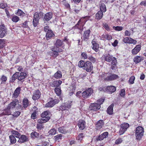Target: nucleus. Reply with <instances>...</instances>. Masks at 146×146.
<instances>
[{
	"mask_svg": "<svg viewBox=\"0 0 146 146\" xmlns=\"http://www.w3.org/2000/svg\"><path fill=\"white\" fill-rule=\"evenodd\" d=\"M103 58L105 61L111 62V68L112 70H115L117 68V62L116 58L112 55H111L110 54H104Z\"/></svg>",
	"mask_w": 146,
	"mask_h": 146,
	"instance_id": "f257e3e1",
	"label": "nucleus"
},
{
	"mask_svg": "<svg viewBox=\"0 0 146 146\" xmlns=\"http://www.w3.org/2000/svg\"><path fill=\"white\" fill-rule=\"evenodd\" d=\"M78 66L82 68L88 72H91L93 70V66L92 63L90 61H85L82 60H80L78 63Z\"/></svg>",
	"mask_w": 146,
	"mask_h": 146,
	"instance_id": "f03ea898",
	"label": "nucleus"
},
{
	"mask_svg": "<svg viewBox=\"0 0 146 146\" xmlns=\"http://www.w3.org/2000/svg\"><path fill=\"white\" fill-rule=\"evenodd\" d=\"M103 77L104 80L106 82L113 81L119 78V76L117 75L108 72L103 75Z\"/></svg>",
	"mask_w": 146,
	"mask_h": 146,
	"instance_id": "7ed1b4c3",
	"label": "nucleus"
},
{
	"mask_svg": "<svg viewBox=\"0 0 146 146\" xmlns=\"http://www.w3.org/2000/svg\"><path fill=\"white\" fill-rule=\"evenodd\" d=\"M144 132V128L141 126L137 127L136 129L135 136L137 141H140L143 136Z\"/></svg>",
	"mask_w": 146,
	"mask_h": 146,
	"instance_id": "20e7f679",
	"label": "nucleus"
},
{
	"mask_svg": "<svg viewBox=\"0 0 146 146\" xmlns=\"http://www.w3.org/2000/svg\"><path fill=\"white\" fill-rule=\"evenodd\" d=\"M51 50L52 52L51 53L52 54V56L54 58H56L58 56V52H61L63 51L61 48H56L55 46H53Z\"/></svg>",
	"mask_w": 146,
	"mask_h": 146,
	"instance_id": "39448f33",
	"label": "nucleus"
},
{
	"mask_svg": "<svg viewBox=\"0 0 146 146\" xmlns=\"http://www.w3.org/2000/svg\"><path fill=\"white\" fill-rule=\"evenodd\" d=\"M93 92V89L91 88H88L82 93V96L84 98H88Z\"/></svg>",
	"mask_w": 146,
	"mask_h": 146,
	"instance_id": "423d86ee",
	"label": "nucleus"
},
{
	"mask_svg": "<svg viewBox=\"0 0 146 146\" xmlns=\"http://www.w3.org/2000/svg\"><path fill=\"white\" fill-rule=\"evenodd\" d=\"M129 125L127 123H125L121 125V127L119 131V134L121 135H123L129 127Z\"/></svg>",
	"mask_w": 146,
	"mask_h": 146,
	"instance_id": "0eeeda50",
	"label": "nucleus"
},
{
	"mask_svg": "<svg viewBox=\"0 0 146 146\" xmlns=\"http://www.w3.org/2000/svg\"><path fill=\"white\" fill-rule=\"evenodd\" d=\"M84 25L80 23H78L77 22V24L72 27V29L74 31H77V30H78V33H81L83 30V27Z\"/></svg>",
	"mask_w": 146,
	"mask_h": 146,
	"instance_id": "6e6552de",
	"label": "nucleus"
},
{
	"mask_svg": "<svg viewBox=\"0 0 146 146\" xmlns=\"http://www.w3.org/2000/svg\"><path fill=\"white\" fill-rule=\"evenodd\" d=\"M59 102L58 100L55 99L52 100L47 103L45 105L46 108H51L53 107L55 104L58 103Z\"/></svg>",
	"mask_w": 146,
	"mask_h": 146,
	"instance_id": "1a4fd4ad",
	"label": "nucleus"
},
{
	"mask_svg": "<svg viewBox=\"0 0 146 146\" xmlns=\"http://www.w3.org/2000/svg\"><path fill=\"white\" fill-rule=\"evenodd\" d=\"M100 108L101 106L100 104H98L97 103H91L89 107L90 110L94 111H97L100 109Z\"/></svg>",
	"mask_w": 146,
	"mask_h": 146,
	"instance_id": "9d476101",
	"label": "nucleus"
},
{
	"mask_svg": "<svg viewBox=\"0 0 146 146\" xmlns=\"http://www.w3.org/2000/svg\"><path fill=\"white\" fill-rule=\"evenodd\" d=\"M18 139V142L20 143H24L29 141L28 136L24 135H21Z\"/></svg>",
	"mask_w": 146,
	"mask_h": 146,
	"instance_id": "9b49d317",
	"label": "nucleus"
},
{
	"mask_svg": "<svg viewBox=\"0 0 146 146\" xmlns=\"http://www.w3.org/2000/svg\"><path fill=\"white\" fill-rule=\"evenodd\" d=\"M123 41L125 43L133 44H136L137 42L136 40L129 37L124 38L123 40Z\"/></svg>",
	"mask_w": 146,
	"mask_h": 146,
	"instance_id": "f8f14e48",
	"label": "nucleus"
},
{
	"mask_svg": "<svg viewBox=\"0 0 146 146\" xmlns=\"http://www.w3.org/2000/svg\"><path fill=\"white\" fill-rule=\"evenodd\" d=\"M19 103V101L17 99H15L9 104H8L7 106L11 110L15 108L16 106Z\"/></svg>",
	"mask_w": 146,
	"mask_h": 146,
	"instance_id": "ddd939ff",
	"label": "nucleus"
},
{
	"mask_svg": "<svg viewBox=\"0 0 146 146\" xmlns=\"http://www.w3.org/2000/svg\"><path fill=\"white\" fill-rule=\"evenodd\" d=\"M7 28L4 24L1 25V38H3L7 34Z\"/></svg>",
	"mask_w": 146,
	"mask_h": 146,
	"instance_id": "4468645a",
	"label": "nucleus"
},
{
	"mask_svg": "<svg viewBox=\"0 0 146 146\" xmlns=\"http://www.w3.org/2000/svg\"><path fill=\"white\" fill-rule=\"evenodd\" d=\"M78 125L80 129L83 130L86 127V121L84 120H80L78 121Z\"/></svg>",
	"mask_w": 146,
	"mask_h": 146,
	"instance_id": "2eb2a0df",
	"label": "nucleus"
},
{
	"mask_svg": "<svg viewBox=\"0 0 146 146\" xmlns=\"http://www.w3.org/2000/svg\"><path fill=\"white\" fill-rule=\"evenodd\" d=\"M41 93L39 90L35 91L32 96V99L33 100H36L38 99L40 97Z\"/></svg>",
	"mask_w": 146,
	"mask_h": 146,
	"instance_id": "dca6fc26",
	"label": "nucleus"
},
{
	"mask_svg": "<svg viewBox=\"0 0 146 146\" xmlns=\"http://www.w3.org/2000/svg\"><path fill=\"white\" fill-rule=\"evenodd\" d=\"M92 47L93 50H94L96 52L99 51V44L94 40V39L92 40Z\"/></svg>",
	"mask_w": 146,
	"mask_h": 146,
	"instance_id": "f3484780",
	"label": "nucleus"
},
{
	"mask_svg": "<svg viewBox=\"0 0 146 146\" xmlns=\"http://www.w3.org/2000/svg\"><path fill=\"white\" fill-rule=\"evenodd\" d=\"M62 81L61 80H59L58 81L57 80L54 81L52 82H50L49 83L50 86L52 87L57 88L62 83Z\"/></svg>",
	"mask_w": 146,
	"mask_h": 146,
	"instance_id": "a211bd4d",
	"label": "nucleus"
},
{
	"mask_svg": "<svg viewBox=\"0 0 146 146\" xmlns=\"http://www.w3.org/2000/svg\"><path fill=\"white\" fill-rule=\"evenodd\" d=\"M109 133L108 132H105L102 134L101 135H100L96 138V140L97 141H101L103 140L104 138L107 137Z\"/></svg>",
	"mask_w": 146,
	"mask_h": 146,
	"instance_id": "6ab92c4d",
	"label": "nucleus"
},
{
	"mask_svg": "<svg viewBox=\"0 0 146 146\" xmlns=\"http://www.w3.org/2000/svg\"><path fill=\"white\" fill-rule=\"evenodd\" d=\"M21 90V88L20 87L17 88L12 94V98L14 99L17 98L20 93Z\"/></svg>",
	"mask_w": 146,
	"mask_h": 146,
	"instance_id": "aec40b11",
	"label": "nucleus"
},
{
	"mask_svg": "<svg viewBox=\"0 0 146 146\" xmlns=\"http://www.w3.org/2000/svg\"><path fill=\"white\" fill-rule=\"evenodd\" d=\"M141 46L140 44L137 45L135 48L132 49L131 51L132 54L133 55H136L139 52L141 49Z\"/></svg>",
	"mask_w": 146,
	"mask_h": 146,
	"instance_id": "412c9836",
	"label": "nucleus"
},
{
	"mask_svg": "<svg viewBox=\"0 0 146 146\" xmlns=\"http://www.w3.org/2000/svg\"><path fill=\"white\" fill-rule=\"evenodd\" d=\"M116 90V87L113 86H108L106 89V91L109 92L110 94H112Z\"/></svg>",
	"mask_w": 146,
	"mask_h": 146,
	"instance_id": "4be33fe9",
	"label": "nucleus"
},
{
	"mask_svg": "<svg viewBox=\"0 0 146 146\" xmlns=\"http://www.w3.org/2000/svg\"><path fill=\"white\" fill-rule=\"evenodd\" d=\"M55 36V34L53 31L51 30L46 33L45 36L46 39L48 40Z\"/></svg>",
	"mask_w": 146,
	"mask_h": 146,
	"instance_id": "5701e85b",
	"label": "nucleus"
},
{
	"mask_svg": "<svg viewBox=\"0 0 146 146\" xmlns=\"http://www.w3.org/2000/svg\"><path fill=\"white\" fill-rule=\"evenodd\" d=\"M43 15V13L41 11H40L39 13L38 12H36L34 14L33 19L39 20L40 17Z\"/></svg>",
	"mask_w": 146,
	"mask_h": 146,
	"instance_id": "b1692460",
	"label": "nucleus"
},
{
	"mask_svg": "<svg viewBox=\"0 0 146 146\" xmlns=\"http://www.w3.org/2000/svg\"><path fill=\"white\" fill-rule=\"evenodd\" d=\"M104 125V121L102 120L98 121L96 123V129H99L102 128Z\"/></svg>",
	"mask_w": 146,
	"mask_h": 146,
	"instance_id": "393cba45",
	"label": "nucleus"
},
{
	"mask_svg": "<svg viewBox=\"0 0 146 146\" xmlns=\"http://www.w3.org/2000/svg\"><path fill=\"white\" fill-rule=\"evenodd\" d=\"M50 119V117L49 116L46 117L45 118H42L39 119L37 121V122L43 124L44 123H45L48 121Z\"/></svg>",
	"mask_w": 146,
	"mask_h": 146,
	"instance_id": "a878e982",
	"label": "nucleus"
},
{
	"mask_svg": "<svg viewBox=\"0 0 146 146\" xmlns=\"http://www.w3.org/2000/svg\"><path fill=\"white\" fill-rule=\"evenodd\" d=\"M113 106L114 104H112L108 107L107 110V112L108 114L111 115L113 114Z\"/></svg>",
	"mask_w": 146,
	"mask_h": 146,
	"instance_id": "bb28decb",
	"label": "nucleus"
},
{
	"mask_svg": "<svg viewBox=\"0 0 146 146\" xmlns=\"http://www.w3.org/2000/svg\"><path fill=\"white\" fill-rule=\"evenodd\" d=\"M91 33V31L90 29H88L84 32L83 38L84 40H87L89 38L90 34Z\"/></svg>",
	"mask_w": 146,
	"mask_h": 146,
	"instance_id": "cd10ccee",
	"label": "nucleus"
},
{
	"mask_svg": "<svg viewBox=\"0 0 146 146\" xmlns=\"http://www.w3.org/2000/svg\"><path fill=\"white\" fill-rule=\"evenodd\" d=\"M19 72H15L12 76L10 79V82L13 83L17 79H18L19 77Z\"/></svg>",
	"mask_w": 146,
	"mask_h": 146,
	"instance_id": "c85d7f7f",
	"label": "nucleus"
},
{
	"mask_svg": "<svg viewBox=\"0 0 146 146\" xmlns=\"http://www.w3.org/2000/svg\"><path fill=\"white\" fill-rule=\"evenodd\" d=\"M11 114V109L7 106L5 109H4L3 111V112L1 114V116L5 115H10Z\"/></svg>",
	"mask_w": 146,
	"mask_h": 146,
	"instance_id": "c756f323",
	"label": "nucleus"
},
{
	"mask_svg": "<svg viewBox=\"0 0 146 146\" xmlns=\"http://www.w3.org/2000/svg\"><path fill=\"white\" fill-rule=\"evenodd\" d=\"M143 57L139 56H137L133 58V61L136 63L137 64L141 62L143 60Z\"/></svg>",
	"mask_w": 146,
	"mask_h": 146,
	"instance_id": "7c9ffc66",
	"label": "nucleus"
},
{
	"mask_svg": "<svg viewBox=\"0 0 146 146\" xmlns=\"http://www.w3.org/2000/svg\"><path fill=\"white\" fill-rule=\"evenodd\" d=\"M27 73L24 72H21L19 75L18 80L19 81H21L27 77Z\"/></svg>",
	"mask_w": 146,
	"mask_h": 146,
	"instance_id": "2f4dec72",
	"label": "nucleus"
},
{
	"mask_svg": "<svg viewBox=\"0 0 146 146\" xmlns=\"http://www.w3.org/2000/svg\"><path fill=\"white\" fill-rule=\"evenodd\" d=\"M11 135H13L15 137L18 138L21 136V134L17 131L12 129L10 131Z\"/></svg>",
	"mask_w": 146,
	"mask_h": 146,
	"instance_id": "473e14b6",
	"label": "nucleus"
},
{
	"mask_svg": "<svg viewBox=\"0 0 146 146\" xmlns=\"http://www.w3.org/2000/svg\"><path fill=\"white\" fill-rule=\"evenodd\" d=\"M63 44V42L62 40L60 39H57L55 44V46H54L56 47V48L58 49L60 48L59 47L61 46Z\"/></svg>",
	"mask_w": 146,
	"mask_h": 146,
	"instance_id": "72a5a7b5",
	"label": "nucleus"
},
{
	"mask_svg": "<svg viewBox=\"0 0 146 146\" xmlns=\"http://www.w3.org/2000/svg\"><path fill=\"white\" fill-rule=\"evenodd\" d=\"M29 102L28 99L26 98H24L23 101V107L26 108L29 105Z\"/></svg>",
	"mask_w": 146,
	"mask_h": 146,
	"instance_id": "f704fd0d",
	"label": "nucleus"
},
{
	"mask_svg": "<svg viewBox=\"0 0 146 146\" xmlns=\"http://www.w3.org/2000/svg\"><path fill=\"white\" fill-rule=\"evenodd\" d=\"M58 130L60 133L65 134L68 132V131L66 130V128L64 126L60 127L58 129Z\"/></svg>",
	"mask_w": 146,
	"mask_h": 146,
	"instance_id": "c9c22d12",
	"label": "nucleus"
},
{
	"mask_svg": "<svg viewBox=\"0 0 146 146\" xmlns=\"http://www.w3.org/2000/svg\"><path fill=\"white\" fill-rule=\"evenodd\" d=\"M52 15L51 13L49 12L47 13L44 16V18L45 20L49 21L52 17Z\"/></svg>",
	"mask_w": 146,
	"mask_h": 146,
	"instance_id": "e433bc0d",
	"label": "nucleus"
},
{
	"mask_svg": "<svg viewBox=\"0 0 146 146\" xmlns=\"http://www.w3.org/2000/svg\"><path fill=\"white\" fill-rule=\"evenodd\" d=\"M51 114L49 110H46L42 112L41 114V117L45 118L47 117V116H49Z\"/></svg>",
	"mask_w": 146,
	"mask_h": 146,
	"instance_id": "4c0bfd02",
	"label": "nucleus"
},
{
	"mask_svg": "<svg viewBox=\"0 0 146 146\" xmlns=\"http://www.w3.org/2000/svg\"><path fill=\"white\" fill-rule=\"evenodd\" d=\"M102 11H99L96 14V19L97 20L101 19L103 17V14Z\"/></svg>",
	"mask_w": 146,
	"mask_h": 146,
	"instance_id": "58836bf2",
	"label": "nucleus"
},
{
	"mask_svg": "<svg viewBox=\"0 0 146 146\" xmlns=\"http://www.w3.org/2000/svg\"><path fill=\"white\" fill-rule=\"evenodd\" d=\"M54 77L56 79H60L62 78V74L60 71L58 70L54 74Z\"/></svg>",
	"mask_w": 146,
	"mask_h": 146,
	"instance_id": "ea45409f",
	"label": "nucleus"
},
{
	"mask_svg": "<svg viewBox=\"0 0 146 146\" xmlns=\"http://www.w3.org/2000/svg\"><path fill=\"white\" fill-rule=\"evenodd\" d=\"M17 15L20 16L24 17L26 16V14L22 10L20 9H18L17 11L15 13Z\"/></svg>",
	"mask_w": 146,
	"mask_h": 146,
	"instance_id": "a19ab883",
	"label": "nucleus"
},
{
	"mask_svg": "<svg viewBox=\"0 0 146 146\" xmlns=\"http://www.w3.org/2000/svg\"><path fill=\"white\" fill-rule=\"evenodd\" d=\"M30 135L31 138L32 139H34L38 137L39 134L36 131H33L31 133Z\"/></svg>",
	"mask_w": 146,
	"mask_h": 146,
	"instance_id": "79ce46f5",
	"label": "nucleus"
},
{
	"mask_svg": "<svg viewBox=\"0 0 146 146\" xmlns=\"http://www.w3.org/2000/svg\"><path fill=\"white\" fill-rule=\"evenodd\" d=\"M76 86L75 85L72 86L69 88V94L70 96H72L74 93L76 89Z\"/></svg>",
	"mask_w": 146,
	"mask_h": 146,
	"instance_id": "37998d69",
	"label": "nucleus"
},
{
	"mask_svg": "<svg viewBox=\"0 0 146 146\" xmlns=\"http://www.w3.org/2000/svg\"><path fill=\"white\" fill-rule=\"evenodd\" d=\"M102 38L108 40H110L112 39V37L111 35L108 34H103L102 35Z\"/></svg>",
	"mask_w": 146,
	"mask_h": 146,
	"instance_id": "c03bdc74",
	"label": "nucleus"
},
{
	"mask_svg": "<svg viewBox=\"0 0 146 146\" xmlns=\"http://www.w3.org/2000/svg\"><path fill=\"white\" fill-rule=\"evenodd\" d=\"M87 17H82L78 21V23H80L84 25H85V23L87 21V20L86 18Z\"/></svg>",
	"mask_w": 146,
	"mask_h": 146,
	"instance_id": "a18cd8bd",
	"label": "nucleus"
},
{
	"mask_svg": "<svg viewBox=\"0 0 146 146\" xmlns=\"http://www.w3.org/2000/svg\"><path fill=\"white\" fill-rule=\"evenodd\" d=\"M9 138L11 144H15L17 141L15 138L13 136V135H11L9 136Z\"/></svg>",
	"mask_w": 146,
	"mask_h": 146,
	"instance_id": "49530a36",
	"label": "nucleus"
},
{
	"mask_svg": "<svg viewBox=\"0 0 146 146\" xmlns=\"http://www.w3.org/2000/svg\"><path fill=\"white\" fill-rule=\"evenodd\" d=\"M100 11H102V12H105L106 11V6L104 3H101V4H100Z\"/></svg>",
	"mask_w": 146,
	"mask_h": 146,
	"instance_id": "de8ad7c7",
	"label": "nucleus"
},
{
	"mask_svg": "<svg viewBox=\"0 0 146 146\" xmlns=\"http://www.w3.org/2000/svg\"><path fill=\"white\" fill-rule=\"evenodd\" d=\"M54 91L56 95L59 96H60L61 94V90L60 88H56L54 89Z\"/></svg>",
	"mask_w": 146,
	"mask_h": 146,
	"instance_id": "09e8293b",
	"label": "nucleus"
},
{
	"mask_svg": "<svg viewBox=\"0 0 146 146\" xmlns=\"http://www.w3.org/2000/svg\"><path fill=\"white\" fill-rule=\"evenodd\" d=\"M7 79V76L4 75H3L1 78V84H5Z\"/></svg>",
	"mask_w": 146,
	"mask_h": 146,
	"instance_id": "8fccbe9b",
	"label": "nucleus"
},
{
	"mask_svg": "<svg viewBox=\"0 0 146 146\" xmlns=\"http://www.w3.org/2000/svg\"><path fill=\"white\" fill-rule=\"evenodd\" d=\"M57 131L54 128H53L50 129L48 131V133L49 135H53L56 133Z\"/></svg>",
	"mask_w": 146,
	"mask_h": 146,
	"instance_id": "3c124183",
	"label": "nucleus"
},
{
	"mask_svg": "<svg viewBox=\"0 0 146 146\" xmlns=\"http://www.w3.org/2000/svg\"><path fill=\"white\" fill-rule=\"evenodd\" d=\"M19 17L16 15H14L11 18L12 21L14 22L17 23L19 20Z\"/></svg>",
	"mask_w": 146,
	"mask_h": 146,
	"instance_id": "603ef678",
	"label": "nucleus"
},
{
	"mask_svg": "<svg viewBox=\"0 0 146 146\" xmlns=\"http://www.w3.org/2000/svg\"><path fill=\"white\" fill-rule=\"evenodd\" d=\"M44 127V126L43 124H40L37 122L36 127L38 130H40L42 129Z\"/></svg>",
	"mask_w": 146,
	"mask_h": 146,
	"instance_id": "864d4df0",
	"label": "nucleus"
},
{
	"mask_svg": "<svg viewBox=\"0 0 146 146\" xmlns=\"http://www.w3.org/2000/svg\"><path fill=\"white\" fill-rule=\"evenodd\" d=\"M88 59L90 61L93 63H95L96 60V59L92 56H88Z\"/></svg>",
	"mask_w": 146,
	"mask_h": 146,
	"instance_id": "5fc2aeb1",
	"label": "nucleus"
},
{
	"mask_svg": "<svg viewBox=\"0 0 146 146\" xmlns=\"http://www.w3.org/2000/svg\"><path fill=\"white\" fill-rule=\"evenodd\" d=\"M65 103L66 107L68 110L70 109L71 108V106L72 105L71 101H68Z\"/></svg>",
	"mask_w": 146,
	"mask_h": 146,
	"instance_id": "6e6d98bb",
	"label": "nucleus"
},
{
	"mask_svg": "<svg viewBox=\"0 0 146 146\" xmlns=\"http://www.w3.org/2000/svg\"><path fill=\"white\" fill-rule=\"evenodd\" d=\"M135 79V77L132 76L130 77L129 80V83L130 84H133L134 83V81Z\"/></svg>",
	"mask_w": 146,
	"mask_h": 146,
	"instance_id": "4d7b16f0",
	"label": "nucleus"
},
{
	"mask_svg": "<svg viewBox=\"0 0 146 146\" xmlns=\"http://www.w3.org/2000/svg\"><path fill=\"white\" fill-rule=\"evenodd\" d=\"M62 136L61 134H59L54 136V139L55 141H57L59 139H62Z\"/></svg>",
	"mask_w": 146,
	"mask_h": 146,
	"instance_id": "13d9d810",
	"label": "nucleus"
},
{
	"mask_svg": "<svg viewBox=\"0 0 146 146\" xmlns=\"http://www.w3.org/2000/svg\"><path fill=\"white\" fill-rule=\"evenodd\" d=\"M39 20L33 19V24L34 27H36L39 23Z\"/></svg>",
	"mask_w": 146,
	"mask_h": 146,
	"instance_id": "bf43d9fd",
	"label": "nucleus"
},
{
	"mask_svg": "<svg viewBox=\"0 0 146 146\" xmlns=\"http://www.w3.org/2000/svg\"><path fill=\"white\" fill-rule=\"evenodd\" d=\"M113 28L115 31H121L123 29V27L121 26H113Z\"/></svg>",
	"mask_w": 146,
	"mask_h": 146,
	"instance_id": "052dcab7",
	"label": "nucleus"
},
{
	"mask_svg": "<svg viewBox=\"0 0 146 146\" xmlns=\"http://www.w3.org/2000/svg\"><path fill=\"white\" fill-rule=\"evenodd\" d=\"M103 27L107 31H110V27L108 24L106 23H103Z\"/></svg>",
	"mask_w": 146,
	"mask_h": 146,
	"instance_id": "680f3d73",
	"label": "nucleus"
},
{
	"mask_svg": "<svg viewBox=\"0 0 146 146\" xmlns=\"http://www.w3.org/2000/svg\"><path fill=\"white\" fill-rule=\"evenodd\" d=\"M62 3H63V5L66 8L69 9H70V4L66 1V0H63L62 1Z\"/></svg>",
	"mask_w": 146,
	"mask_h": 146,
	"instance_id": "e2e57ef3",
	"label": "nucleus"
},
{
	"mask_svg": "<svg viewBox=\"0 0 146 146\" xmlns=\"http://www.w3.org/2000/svg\"><path fill=\"white\" fill-rule=\"evenodd\" d=\"M81 56L82 58L84 60L87 59L88 58L87 55L85 52H82L81 54Z\"/></svg>",
	"mask_w": 146,
	"mask_h": 146,
	"instance_id": "0e129e2a",
	"label": "nucleus"
},
{
	"mask_svg": "<svg viewBox=\"0 0 146 146\" xmlns=\"http://www.w3.org/2000/svg\"><path fill=\"white\" fill-rule=\"evenodd\" d=\"M5 40L1 39V48L4 47L5 46Z\"/></svg>",
	"mask_w": 146,
	"mask_h": 146,
	"instance_id": "69168bd1",
	"label": "nucleus"
},
{
	"mask_svg": "<svg viewBox=\"0 0 146 146\" xmlns=\"http://www.w3.org/2000/svg\"><path fill=\"white\" fill-rule=\"evenodd\" d=\"M123 141L122 139L119 137L116 139L115 141V144L116 145H118L121 143Z\"/></svg>",
	"mask_w": 146,
	"mask_h": 146,
	"instance_id": "338daca9",
	"label": "nucleus"
},
{
	"mask_svg": "<svg viewBox=\"0 0 146 146\" xmlns=\"http://www.w3.org/2000/svg\"><path fill=\"white\" fill-rule=\"evenodd\" d=\"M59 109L60 110L62 111L68 110L66 107V105H65V103H64L63 104H62L61 106H60L59 108Z\"/></svg>",
	"mask_w": 146,
	"mask_h": 146,
	"instance_id": "774afa93",
	"label": "nucleus"
}]
</instances>
